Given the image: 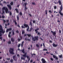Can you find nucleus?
Listing matches in <instances>:
<instances>
[{
  "mask_svg": "<svg viewBox=\"0 0 63 63\" xmlns=\"http://www.w3.org/2000/svg\"><path fill=\"white\" fill-rule=\"evenodd\" d=\"M21 40V39H18V41H20Z\"/></svg>",
  "mask_w": 63,
  "mask_h": 63,
  "instance_id": "40",
  "label": "nucleus"
},
{
  "mask_svg": "<svg viewBox=\"0 0 63 63\" xmlns=\"http://www.w3.org/2000/svg\"><path fill=\"white\" fill-rule=\"evenodd\" d=\"M32 30V27L30 29V30H29V31L31 32V31Z\"/></svg>",
  "mask_w": 63,
  "mask_h": 63,
  "instance_id": "24",
  "label": "nucleus"
},
{
  "mask_svg": "<svg viewBox=\"0 0 63 63\" xmlns=\"http://www.w3.org/2000/svg\"><path fill=\"white\" fill-rule=\"evenodd\" d=\"M2 35V34H0V39L2 40V37H0Z\"/></svg>",
  "mask_w": 63,
  "mask_h": 63,
  "instance_id": "20",
  "label": "nucleus"
},
{
  "mask_svg": "<svg viewBox=\"0 0 63 63\" xmlns=\"http://www.w3.org/2000/svg\"><path fill=\"white\" fill-rule=\"evenodd\" d=\"M2 18H5V16H2Z\"/></svg>",
  "mask_w": 63,
  "mask_h": 63,
  "instance_id": "47",
  "label": "nucleus"
},
{
  "mask_svg": "<svg viewBox=\"0 0 63 63\" xmlns=\"http://www.w3.org/2000/svg\"><path fill=\"white\" fill-rule=\"evenodd\" d=\"M10 4L11 5H13V2H11V3H10Z\"/></svg>",
  "mask_w": 63,
  "mask_h": 63,
  "instance_id": "30",
  "label": "nucleus"
},
{
  "mask_svg": "<svg viewBox=\"0 0 63 63\" xmlns=\"http://www.w3.org/2000/svg\"><path fill=\"white\" fill-rule=\"evenodd\" d=\"M49 42H50V43H52V41H49Z\"/></svg>",
  "mask_w": 63,
  "mask_h": 63,
  "instance_id": "64",
  "label": "nucleus"
},
{
  "mask_svg": "<svg viewBox=\"0 0 63 63\" xmlns=\"http://www.w3.org/2000/svg\"><path fill=\"white\" fill-rule=\"evenodd\" d=\"M10 15H12V13L11 12H10Z\"/></svg>",
  "mask_w": 63,
  "mask_h": 63,
  "instance_id": "51",
  "label": "nucleus"
},
{
  "mask_svg": "<svg viewBox=\"0 0 63 63\" xmlns=\"http://www.w3.org/2000/svg\"><path fill=\"white\" fill-rule=\"evenodd\" d=\"M10 61L11 62V63L13 62V60L12 59H11L10 60Z\"/></svg>",
  "mask_w": 63,
  "mask_h": 63,
  "instance_id": "31",
  "label": "nucleus"
},
{
  "mask_svg": "<svg viewBox=\"0 0 63 63\" xmlns=\"http://www.w3.org/2000/svg\"><path fill=\"white\" fill-rule=\"evenodd\" d=\"M0 30H0V34L2 33H4L5 32V31L2 29V27L1 25H0Z\"/></svg>",
  "mask_w": 63,
  "mask_h": 63,
  "instance_id": "4",
  "label": "nucleus"
},
{
  "mask_svg": "<svg viewBox=\"0 0 63 63\" xmlns=\"http://www.w3.org/2000/svg\"><path fill=\"white\" fill-rule=\"evenodd\" d=\"M13 58L15 61H16L17 60L15 58H16V55L14 56H13Z\"/></svg>",
  "mask_w": 63,
  "mask_h": 63,
  "instance_id": "15",
  "label": "nucleus"
},
{
  "mask_svg": "<svg viewBox=\"0 0 63 63\" xmlns=\"http://www.w3.org/2000/svg\"><path fill=\"white\" fill-rule=\"evenodd\" d=\"M25 40L26 41H28H28H30V39H27L26 38H25Z\"/></svg>",
  "mask_w": 63,
  "mask_h": 63,
  "instance_id": "17",
  "label": "nucleus"
},
{
  "mask_svg": "<svg viewBox=\"0 0 63 63\" xmlns=\"http://www.w3.org/2000/svg\"><path fill=\"white\" fill-rule=\"evenodd\" d=\"M4 10H5L6 13H9V11H8V8H7V7H4L2 8V14H4Z\"/></svg>",
  "mask_w": 63,
  "mask_h": 63,
  "instance_id": "3",
  "label": "nucleus"
},
{
  "mask_svg": "<svg viewBox=\"0 0 63 63\" xmlns=\"http://www.w3.org/2000/svg\"><path fill=\"white\" fill-rule=\"evenodd\" d=\"M56 8H57V7H56V6H54V9H56Z\"/></svg>",
  "mask_w": 63,
  "mask_h": 63,
  "instance_id": "34",
  "label": "nucleus"
},
{
  "mask_svg": "<svg viewBox=\"0 0 63 63\" xmlns=\"http://www.w3.org/2000/svg\"><path fill=\"white\" fill-rule=\"evenodd\" d=\"M24 4H25V7H26V6L27 5V4L26 3H25Z\"/></svg>",
  "mask_w": 63,
  "mask_h": 63,
  "instance_id": "33",
  "label": "nucleus"
},
{
  "mask_svg": "<svg viewBox=\"0 0 63 63\" xmlns=\"http://www.w3.org/2000/svg\"><path fill=\"white\" fill-rule=\"evenodd\" d=\"M22 56L23 57H27V56H27L26 55V53H25V54L24 55H23Z\"/></svg>",
  "mask_w": 63,
  "mask_h": 63,
  "instance_id": "11",
  "label": "nucleus"
},
{
  "mask_svg": "<svg viewBox=\"0 0 63 63\" xmlns=\"http://www.w3.org/2000/svg\"><path fill=\"white\" fill-rule=\"evenodd\" d=\"M24 25L25 27H27V28H27V31H29V27L28 26V25L26 24H24Z\"/></svg>",
  "mask_w": 63,
  "mask_h": 63,
  "instance_id": "6",
  "label": "nucleus"
},
{
  "mask_svg": "<svg viewBox=\"0 0 63 63\" xmlns=\"http://www.w3.org/2000/svg\"><path fill=\"white\" fill-rule=\"evenodd\" d=\"M23 44H21V47H22L23 46Z\"/></svg>",
  "mask_w": 63,
  "mask_h": 63,
  "instance_id": "60",
  "label": "nucleus"
},
{
  "mask_svg": "<svg viewBox=\"0 0 63 63\" xmlns=\"http://www.w3.org/2000/svg\"><path fill=\"white\" fill-rule=\"evenodd\" d=\"M47 49H44L43 50V51H47Z\"/></svg>",
  "mask_w": 63,
  "mask_h": 63,
  "instance_id": "37",
  "label": "nucleus"
},
{
  "mask_svg": "<svg viewBox=\"0 0 63 63\" xmlns=\"http://www.w3.org/2000/svg\"><path fill=\"white\" fill-rule=\"evenodd\" d=\"M19 15L21 16L22 15V13L21 12H20V13H19Z\"/></svg>",
  "mask_w": 63,
  "mask_h": 63,
  "instance_id": "39",
  "label": "nucleus"
},
{
  "mask_svg": "<svg viewBox=\"0 0 63 63\" xmlns=\"http://www.w3.org/2000/svg\"><path fill=\"white\" fill-rule=\"evenodd\" d=\"M53 46L54 47H56L57 46V45H55V44H54V43L53 44Z\"/></svg>",
  "mask_w": 63,
  "mask_h": 63,
  "instance_id": "18",
  "label": "nucleus"
},
{
  "mask_svg": "<svg viewBox=\"0 0 63 63\" xmlns=\"http://www.w3.org/2000/svg\"><path fill=\"white\" fill-rule=\"evenodd\" d=\"M7 6L9 8L10 10H11L12 9V8L11 7V6L10 5H7Z\"/></svg>",
  "mask_w": 63,
  "mask_h": 63,
  "instance_id": "9",
  "label": "nucleus"
},
{
  "mask_svg": "<svg viewBox=\"0 0 63 63\" xmlns=\"http://www.w3.org/2000/svg\"><path fill=\"white\" fill-rule=\"evenodd\" d=\"M6 59L8 60H10V58H7Z\"/></svg>",
  "mask_w": 63,
  "mask_h": 63,
  "instance_id": "58",
  "label": "nucleus"
},
{
  "mask_svg": "<svg viewBox=\"0 0 63 63\" xmlns=\"http://www.w3.org/2000/svg\"><path fill=\"white\" fill-rule=\"evenodd\" d=\"M12 30V28H10L9 29H7L6 30V32H8L9 31H10Z\"/></svg>",
  "mask_w": 63,
  "mask_h": 63,
  "instance_id": "10",
  "label": "nucleus"
},
{
  "mask_svg": "<svg viewBox=\"0 0 63 63\" xmlns=\"http://www.w3.org/2000/svg\"><path fill=\"white\" fill-rule=\"evenodd\" d=\"M20 51L22 52L24 54H25V52H24V49L22 50H20Z\"/></svg>",
  "mask_w": 63,
  "mask_h": 63,
  "instance_id": "14",
  "label": "nucleus"
},
{
  "mask_svg": "<svg viewBox=\"0 0 63 63\" xmlns=\"http://www.w3.org/2000/svg\"><path fill=\"white\" fill-rule=\"evenodd\" d=\"M10 25V23H8V24H5V26H7L8 25Z\"/></svg>",
  "mask_w": 63,
  "mask_h": 63,
  "instance_id": "23",
  "label": "nucleus"
},
{
  "mask_svg": "<svg viewBox=\"0 0 63 63\" xmlns=\"http://www.w3.org/2000/svg\"><path fill=\"white\" fill-rule=\"evenodd\" d=\"M27 35L29 37H30L31 36L32 37V39L34 41H35L36 40L37 41L38 40V37H33L32 35H31L30 34H27Z\"/></svg>",
  "mask_w": 63,
  "mask_h": 63,
  "instance_id": "2",
  "label": "nucleus"
},
{
  "mask_svg": "<svg viewBox=\"0 0 63 63\" xmlns=\"http://www.w3.org/2000/svg\"><path fill=\"white\" fill-rule=\"evenodd\" d=\"M22 28H25L23 26H22Z\"/></svg>",
  "mask_w": 63,
  "mask_h": 63,
  "instance_id": "46",
  "label": "nucleus"
},
{
  "mask_svg": "<svg viewBox=\"0 0 63 63\" xmlns=\"http://www.w3.org/2000/svg\"><path fill=\"white\" fill-rule=\"evenodd\" d=\"M47 10H46V15L47 14Z\"/></svg>",
  "mask_w": 63,
  "mask_h": 63,
  "instance_id": "48",
  "label": "nucleus"
},
{
  "mask_svg": "<svg viewBox=\"0 0 63 63\" xmlns=\"http://www.w3.org/2000/svg\"><path fill=\"white\" fill-rule=\"evenodd\" d=\"M32 60H31V61H30V62L31 63H32Z\"/></svg>",
  "mask_w": 63,
  "mask_h": 63,
  "instance_id": "59",
  "label": "nucleus"
},
{
  "mask_svg": "<svg viewBox=\"0 0 63 63\" xmlns=\"http://www.w3.org/2000/svg\"><path fill=\"white\" fill-rule=\"evenodd\" d=\"M39 30V28H38V29H36L35 30V32H36V33H38V32L37 31L38 30Z\"/></svg>",
  "mask_w": 63,
  "mask_h": 63,
  "instance_id": "16",
  "label": "nucleus"
},
{
  "mask_svg": "<svg viewBox=\"0 0 63 63\" xmlns=\"http://www.w3.org/2000/svg\"><path fill=\"white\" fill-rule=\"evenodd\" d=\"M42 62L43 63H46V61H45V59L43 58L42 59Z\"/></svg>",
  "mask_w": 63,
  "mask_h": 63,
  "instance_id": "7",
  "label": "nucleus"
},
{
  "mask_svg": "<svg viewBox=\"0 0 63 63\" xmlns=\"http://www.w3.org/2000/svg\"><path fill=\"white\" fill-rule=\"evenodd\" d=\"M20 44H19L18 45V47H20Z\"/></svg>",
  "mask_w": 63,
  "mask_h": 63,
  "instance_id": "50",
  "label": "nucleus"
},
{
  "mask_svg": "<svg viewBox=\"0 0 63 63\" xmlns=\"http://www.w3.org/2000/svg\"><path fill=\"white\" fill-rule=\"evenodd\" d=\"M14 21L15 22V23L16 25H17V23L16 22V21L15 20H14Z\"/></svg>",
  "mask_w": 63,
  "mask_h": 63,
  "instance_id": "21",
  "label": "nucleus"
},
{
  "mask_svg": "<svg viewBox=\"0 0 63 63\" xmlns=\"http://www.w3.org/2000/svg\"><path fill=\"white\" fill-rule=\"evenodd\" d=\"M17 56H18L19 57V54H17Z\"/></svg>",
  "mask_w": 63,
  "mask_h": 63,
  "instance_id": "57",
  "label": "nucleus"
},
{
  "mask_svg": "<svg viewBox=\"0 0 63 63\" xmlns=\"http://www.w3.org/2000/svg\"><path fill=\"white\" fill-rule=\"evenodd\" d=\"M30 25L31 26H32V23H31V22H30Z\"/></svg>",
  "mask_w": 63,
  "mask_h": 63,
  "instance_id": "29",
  "label": "nucleus"
},
{
  "mask_svg": "<svg viewBox=\"0 0 63 63\" xmlns=\"http://www.w3.org/2000/svg\"><path fill=\"white\" fill-rule=\"evenodd\" d=\"M33 23H35V21L34 20L33 21Z\"/></svg>",
  "mask_w": 63,
  "mask_h": 63,
  "instance_id": "55",
  "label": "nucleus"
},
{
  "mask_svg": "<svg viewBox=\"0 0 63 63\" xmlns=\"http://www.w3.org/2000/svg\"><path fill=\"white\" fill-rule=\"evenodd\" d=\"M8 36L9 38L11 37V35H10V34H9Z\"/></svg>",
  "mask_w": 63,
  "mask_h": 63,
  "instance_id": "41",
  "label": "nucleus"
},
{
  "mask_svg": "<svg viewBox=\"0 0 63 63\" xmlns=\"http://www.w3.org/2000/svg\"><path fill=\"white\" fill-rule=\"evenodd\" d=\"M32 56H33V55H35V54H32Z\"/></svg>",
  "mask_w": 63,
  "mask_h": 63,
  "instance_id": "36",
  "label": "nucleus"
},
{
  "mask_svg": "<svg viewBox=\"0 0 63 63\" xmlns=\"http://www.w3.org/2000/svg\"><path fill=\"white\" fill-rule=\"evenodd\" d=\"M17 26L18 27H20V26L18 25H17Z\"/></svg>",
  "mask_w": 63,
  "mask_h": 63,
  "instance_id": "61",
  "label": "nucleus"
},
{
  "mask_svg": "<svg viewBox=\"0 0 63 63\" xmlns=\"http://www.w3.org/2000/svg\"><path fill=\"white\" fill-rule=\"evenodd\" d=\"M10 50H9V52L10 53L12 54H14V49L12 48H10Z\"/></svg>",
  "mask_w": 63,
  "mask_h": 63,
  "instance_id": "5",
  "label": "nucleus"
},
{
  "mask_svg": "<svg viewBox=\"0 0 63 63\" xmlns=\"http://www.w3.org/2000/svg\"><path fill=\"white\" fill-rule=\"evenodd\" d=\"M27 35V34H25L24 35V36H26Z\"/></svg>",
  "mask_w": 63,
  "mask_h": 63,
  "instance_id": "62",
  "label": "nucleus"
},
{
  "mask_svg": "<svg viewBox=\"0 0 63 63\" xmlns=\"http://www.w3.org/2000/svg\"><path fill=\"white\" fill-rule=\"evenodd\" d=\"M62 55H59V57L60 58H61L62 57Z\"/></svg>",
  "mask_w": 63,
  "mask_h": 63,
  "instance_id": "32",
  "label": "nucleus"
},
{
  "mask_svg": "<svg viewBox=\"0 0 63 63\" xmlns=\"http://www.w3.org/2000/svg\"><path fill=\"white\" fill-rule=\"evenodd\" d=\"M32 4L33 5H35V3L34 2H32Z\"/></svg>",
  "mask_w": 63,
  "mask_h": 63,
  "instance_id": "44",
  "label": "nucleus"
},
{
  "mask_svg": "<svg viewBox=\"0 0 63 63\" xmlns=\"http://www.w3.org/2000/svg\"><path fill=\"white\" fill-rule=\"evenodd\" d=\"M3 3H5V4H7V3L6 2H5V1H3Z\"/></svg>",
  "mask_w": 63,
  "mask_h": 63,
  "instance_id": "42",
  "label": "nucleus"
},
{
  "mask_svg": "<svg viewBox=\"0 0 63 63\" xmlns=\"http://www.w3.org/2000/svg\"><path fill=\"white\" fill-rule=\"evenodd\" d=\"M49 12L50 13H52V12H51V11L50 10L49 11Z\"/></svg>",
  "mask_w": 63,
  "mask_h": 63,
  "instance_id": "53",
  "label": "nucleus"
},
{
  "mask_svg": "<svg viewBox=\"0 0 63 63\" xmlns=\"http://www.w3.org/2000/svg\"><path fill=\"white\" fill-rule=\"evenodd\" d=\"M27 58L28 59V61H29L30 60V58H29L28 56H27Z\"/></svg>",
  "mask_w": 63,
  "mask_h": 63,
  "instance_id": "22",
  "label": "nucleus"
},
{
  "mask_svg": "<svg viewBox=\"0 0 63 63\" xmlns=\"http://www.w3.org/2000/svg\"><path fill=\"white\" fill-rule=\"evenodd\" d=\"M12 32H13V35H14L15 34V33L14 32V30H13Z\"/></svg>",
  "mask_w": 63,
  "mask_h": 63,
  "instance_id": "26",
  "label": "nucleus"
},
{
  "mask_svg": "<svg viewBox=\"0 0 63 63\" xmlns=\"http://www.w3.org/2000/svg\"><path fill=\"white\" fill-rule=\"evenodd\" d=\"M25 10H26L27 9V8L26 7V6L25 7Z\"/></svg>",
  "mask_w": 63,
  "mask_h": 63,
  "instance_id": "56",
  "label": "nucleus"
},
{
  "mask_svg": "<svg viewBox=\"0 0 63 63\" xmlns=\"http://www.w3.org/2000/svg\"><path fill=\"white\" fill-rule=\"evenodd\" d=\"M11 39V41L12 42H14V39L13 38H12Z\"/></svg>",
  "mask_w": 63,
  "mask_h": 63,
  "instance_id": "19",
  "label": "nucleus"
},
{
  "mask_svg": "<svg viewBox=\"0 0 63 63\" xmlns=\"http://www.w3.org/2000/svg\"><path fill=\"white\" fill-rule=\"evenodd\" d=\"M11 41H9L8 42V44H11Z\"/></svg>",
  "mask_w": 63,
  "mask_h": 63,
  "instance_id": "43",
  "label": "nucleus"
},
{
  "mask_svg": "<svg viewBox=\"0 0 63 63\" xmlns=\"http://www.w3.org/2000/svg\"><path fill=\"white\" fill-rule=\"evenodd\" d=\"M20 38H20L21 39L22 38V36H20Z\"/></svg>",
  "mask_w": 63,
  "mask_h": 63,
  "instance_id": "49",
  "label": "nucleus"
},
{
  "mask_svg": "<svg viewBox=\"0 0 63 63\" xmlns=\"http://www.w3.org/2000/svg\"><path fill=\"white\" fill-rule=\"evenodd\" d=\"M51 32L53 33V35H55V34H56L55 32H54L53 31H51Z\"/></svg>",
  "mask_w": 63,
  "mask_h": 63,
  "instance_id": "13",
  "label": "nucleus"
},
{
  "mask_svg": "<svg viewBox=\"0 0 63 63\" xmlns=\"http://www.w3.org/2000/svg\"><path fill=\"white\" fill-rule=\"evenodd\" d=\"M3 22L4 23H5V22H7V23H8L9 22V20H6V21H5V20H3Z\"/></svg>",
  "mask_w": 63,
  "mask_h": 63,
  "instance_id": "8",
  "label": "nucleus"
},
{
  "mask_svg": "<svg viewBox=\"0 0 63 63\" xmlns=\"http://www.w3.org/2000/svg\"><path fill=\"white\" fill-rule=\"evenodd\" d=\"M58 2L59 4L60 5H61V6L60 7V10L59 12V13H60V14H61V16H63V14L61 13V11L62 10L63 8H62V5L61 4H62L61 3V1L60 0H59Z\"/></svg>",
  "mask_w": 63,
  "mask_h": 63,
  "instance_id": "1",
  "label": "nucleus"
},
{
  "mask_svg": "<svg viewBox=\"0 0 63 63\" xmlns=\"http://www.w3.org/2000/svg\"><path fill=\"white\" fill-rule=\"evenodd\" d=\"M17 20H19V17L18 16H17Z\"/></svg>",
  "mask_w": 63,
  "mask_h": 63,
  "instance_id": "28",
  "label": "nucleus"
},
{
  "mask_svg": "<svg viewBox=\"0 0 63 63\" xmlns=\"http://www.w3.org/2000/svg\"><path fill=\"white\" fill-rule=\"evenodd\" d=\"M53 57L54 58H55L56 60H58V59L56 56L53 55Z\"/></svg>",
  "mask_w": 63,
  "mask_h": 63,
  "instance_id": "12",
  "label": "nucleus"
},
{
  "mask_svg": "<svg viewBox=\"0 0 63 63\" xmlns=\"http://www.w3.org/2000/svg\"><path fill=\"white\" fill-rule=\"evenodd\" d=\"M16 32L17 33H19V32L18 30H17L16 31Z\"/></svg>",
  "mask_w": 63,
  "mask_h": 63,
  "instance_id": "52",
  "label": "nucleus"
},
{
  "mask_svg": "<svg viewBox=\"0 0 63 63\" xmlns=\"http://www.w3.org/2000/svg\"><path fill=\"white\" fill-rule=\"evenodd\" d=\"M21 59L22 60H25V58H23V57H21Z\"/></svg>",
  "mask_w": 63,
  "mask_h": 63,
  "instance_id": "27",
  "label": "nucleus"
},
{
  "mask_svg": "<svg viewBox=\"0 0 63 63\" xmlns=\"http://www.w3.org/2000/svg\"><path fill=\"white\" fill-rule=\"evenodd\" d=\"M51 60H52V61H53V59L52 58H51Z\"/></svg>",
  "mask_w": 63,
  "mask_h": 63,
  "instance_id": "54",
  "label": "nucleus"
},
{
  "mask_svg": "<svg viewBox=\"0 0 63 63\" xmlns=\"http://www.w3.org/2000/svg\"><path fill=\"white\" fill-rule=\"evenodd\" d=\"M59 32H60V33H61V31H60H60H59Z\"/></svg>",
  "mask_w": 63,
  "mask_h": 63,
  "instance_id": "63",
  "label": "nucleus"
},
{
  "mask_svg": "<svg viewBox=\"0 0 63 63\" xmlns=\"http://www.w3.org/2000/svg\"><path fill=\"white\" fill-rule=\"evenodd\" d=\"M0 5L1 6H3V4L1 3H0Z\"/></svg>",
  "mask_w": 63,
  "mask_h": 63,
  "instance_id": "35",
  "label": "nucleus"
},
{
  "mask_svg": "<svg viewBox=\"0 0 63 63\" xmlns=\"http://www.w3.org/2000/svg\"><path fill=\"white\" fill-rule=\"evenodd\" d=\"M24 33V31H23L22 32V34H23Z\"/></svg>",
  "mask_w": 63,
  "mask_h": 63,
  "instance_id": "38",
  "label": "nucleus"
},
{
  "mask_svg": "<svg viewBox=\"0 0 63 63\" xmlns=\"http://www.w3.org/2000/svg\"><path fill=\"white\" fill-rule=\"evenodd\" d=\"M36 46L38 47H39V46L38 45V44H36Z\"/></svg>",
  "mask_w": 63,
  "mask_h": 63,
  "instance_id": "45",
  "label": "nucleus"
},
{
  "mask_svg": "<svg viewBox=\"0 0 63 63\" xmlns=\"http://www.w3.org/2000/svg\"><path fill=\"white\" fill-rule=\"evenodd\" d=\"M15 10L16 11V12H17V13H18V10H17L16 9H15Z\"/></svg>",
  "mask_w": 63,
  "mask_h": 63,
  "instance_id": "25",
  "label": "nucleus"
}]
</instances>
